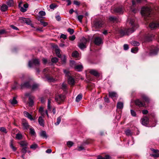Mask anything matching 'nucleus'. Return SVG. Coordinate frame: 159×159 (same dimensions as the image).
I'll list each match as a JSON object with an SVG mask.
<instances>
[{"label":"nucleus","instance_id":"nucleus-1","mask_svg":"<svg viewBox=\"0 0 159 159\" xmlns=\"http://www.w3.org/2000/svg\"><path fill=\"white\" fill-rule=\"evenodd\" d=\"M128 19H130L129 23L131 24L132 28L127 29H126L124 30L118 29V33L122 36L126 35H129L133 32L135 30V29L139 27L138 25L135 23V19L134 17H132L130 19L129 17Z\"/></svg>","mask_w":159,"mask_h":159},{"label":"nucleus","instance_id":"nucleus-2","mask_svg":"<svg viewBox=\"0 0 159 159\" xmlns=\"http://www.w3.org/2000/svg\"><path fill=\"white\" fill-rule=\"evenodd\" d=\"M151 11V9L150 8L148 7H144L142 8L141 13L143 16L148 17L150 16Z\"/></svg>","mask_w":159,"mask_h":159},{"label":"nucleus","instance_id":"nucleus-3","mask_svg":"<svg viewBox=\"0 0 159 159\" xmlns=\"http://www.w3.org/2000/svg\"><path fill=\"white\" fill-rule=\"evenodd\" d=\"M28 65L30 67L38 66L40 65L39 61L38 59H33L29 61Z\"/></svg>","mask_w":159,"mask_h":159},{"label":"nucleus","instance_id":"nucleus-4","mask_svg":"<svg viewBox=\"0 0 159 159\" xmlns=\"http://www.w3.org/2000/svg\"><path fill=\"white\" fill-rule=\"evenodd\" d=\"M104 22L102 19H98L93 22L94 26L96 28L102 27Z\"/></svg>","mask_w":159,"mask_h":159},{"label":"nucleus","instance_id":"nucleus-5","mask_svg":"<svg viewBox=\"0 0 159 159\" xmlns=\"http://www.w3.org/2000/svg\"><path fill=\"white\" fill-rule=\"evenodd\" d=\"M87 40L84 37L82 38L80 40V43L78 44V47L81 49H83L86 48V44L87 42Z\"/></svg>","mask_w":159,"mask_h":159},{"label":"nucleus","instance_id":"nucleus-6","mask_svg":"<svg viewBox=\"0 0 159 159\" xmlns=\"http://www.w3.org/2000/svg\"><path fill=\"white\" fill-rule=\"evenodd\" d=\"M65 98V97L64 95L60 94L56 95L55 97V100L58 104H60L61 102L64 100Z\"/></svg>","mask_w":159,"mask_h":159},{"label":"nucleus","instance_id":"nucleus-7","mask_svg":"<svg viewBox=\"0 0 159 159\" xmlns=\"http://www.w3.org/2000/svg\"><path fill=\"white\" fill-rule=\"evenodd\" d=\"M22 2H20L18 5V6L20 8V10L22 12H25L26 11V9L28 7V4L27 3L24 4L23 6L25 8H24L23 7H21V5L22 4Z\"/></svg>","mask_w":159,"mask_h":159},{"label":"nucleus","instance_id":"nucleus-8","mask_svg":"<svg viewBox=\"0 0 159 159\" xmlns=\"http://www.w3.org/2000/svg\"><path fill=\"white\" fill-rule=\"evenodd\" d=\"M19 20L21 23H25L28 25H30L31 23L30 20L29 19L23 17H20Z\"/></svg>","mask_w":159,"mask_h":159},{"label":"nucleus","instance_id":"nucleus-9","mask_svg":"<svg viewBox=\"0 0 159 159\" xmlns=\"http://www.w3.org/2000/svg\"><path fill=\"white\" fill-rule=\"evenodd\" d=\"M149 26L152 30L158 28L159 27V22L157 23L152 22L150 24Z\"/></svg>","mask_w":159,"mask_h":159},{"label":"nucleus","instance_id":"nucleus-10","mask_svg":"<svg viewBox=\"0 0 159 159\" xmlns=\"http://www.w3.org/2000/svg\"><path fill=\"white\" fill-rule=\"evenodd\" d=\"M158 50L159 48L157 47H155L152 48L150 52V55L153 56L157 54Z\"/></svg>","mask_w":159,"mask_h":159},{"label":"nucleus","instance_id":"nucleus-11","mask_svg":"<svg viewBox=\"0 0 159 159\" xmlns=\"http://www.w3.org/2000/svg\"><path fill=\"white\" fill-rule=\"evenodd\" d=\"M114 11L119 14H122L123 12V7L122 6L117 7L114 9Z\"/></svg>","mask_w":159,"mask_h":159},{"label":"nucleus","instance_id":"nucleus-12","mask_svg":"<svg viewBox=\"0 0 159 159\" xmlns=\"http://www.w3.org/2000/svg\"><path fill=\"white\" fill-rule=\"evenodd\" d=\"M149 119L148 117L146 116L143 117L141 120L142 124L144 125H148V121Z\"/></svg>","mask_w":159,"mask_h":159},{"label":"nucleus","instance_id":"nucleus-13","mask_svg":"<svg viewBox=\"0 0 159 159\" xmlns=\"http://www.w3.org/2000/svg\"><path fill=\"white\" fill-rule=\"evenodd\" d=\"M53 47L55 48V51L57 56L59 57H61V55L60 54V50L58 46L57 45H55Z\"/></svg>","mask_w":159,"mask_h":159},{"label":"nucleus","instance_id":"nucleus-14","mask_svg":"<svg viewBox=\"0 0 159 159\" xmlns=\"http://www.w3.org/2000/svg\"><path fill=\"white\" fill-rule=\"evenodd\" d=\"M20 87L21 89H23L25 88H30L31 86L29 82H25L21 84Z\"/></svg>","mask_w":159,"mask_h":159},{"label":"nucleus","instance_id":"nucleus-15","mask_svg":"<svg viewBox=\"0 0 159 159\" xmlns=\"http://www.w3.org/2000/svg\"><path fill=\"white\" fill-rule=\"evenodd\" d=\"M152 151L153 153L154 154H151L150 155L151 157H159V151L157 149H152Z\"/></svg>","mask_w":159,"mask_h":159},{"label":"nucleus","instance_id":"nucleus-16","mask_svg":"<svg viewBox=\"0 0 159 159\" xmlns=\"http://www.w3.org/2000/svg\"><path fill=\"white\" fill-rule=\"evenodd\" d=\"M136 105L139 107H144L145 105V104L142 102L140 100L138 99L136 100L135 101Z\"/></svg>","mask_w":159,"mask_h":159},{"label":"nucleus","instance_id":"nucleus-17","mask_svg":"<svg viewBox=\"0 0 159 159\" xmlns=\"http://www.w3.org/2000/svg\"><path fill=\"white\" fill-rule=\"evenodd\" d=\"M94 42L96 45H99L102 43V40L101 38L97 37L95 39Z\"/></svg>","mask_w":159,"mask_h":159},{"label":"nucleus","instance_id":"nucleus-18","mask_svg":"<svg viewBox=\"0 0 159 159\" xmlns=\"http://www.w3.org/2000/svg\"><path fill=\"white\" fill-rule=\"evenodd\" d=\"M89 73L91 75L96 77H99L100 76V74L98 72L94 69L90 70L89 71Z\"/></svg>","mask_w":159,"mask_h":159},{"label":"nucleus","instance_id":"nucleus-19","mask_svg":"<svg viewBox=\"0 0 159 159\" xmlns=\"http://www.w3.org/2000/svg\"><path fill=\"white\" fill-rule=\"evenodd\" d=\"M109 20L113 23H117L118 21L117 18L114 16H110L109 17Z\"/></svg>","mask_w":159,"mask_h":159},{"label":"nucleus","instance_id":"nucleus-20","mask_svg":"<svg viewBox=\"0 0 159 159\" xmlns=\"http://www.w3.org/2000/svg\"><path fill=\"white\" fill-rule=\"evenodd\" d=\"M75 69L78 71H82L83 69V66L81 64L76 65L75 66Z\"/></svg>","mask_w":159,"mask_h":159},{"label":"nucleus","instance_id":"nucleus-21","mask_svg":"<svg viewBox=\"0 0 159 159\" xmlns=\"http://www.w3.org/2000/svg\"><path fill=\"white\" fill-rule=\"evenodd\" d=\"M14 141L13 140H11L10 143V147L12 149L13 151L15 152L16 151L17 148L14 146Z\"/></svg>","mask_w":159,"mask_h":159},{"label":"nucleus","instance_id":"nucleus-22","mask_svg":"<svg viewBox=\"0 0 159 159\" xmlns=\"http://www.w3.org/2000/svg\"><path fill=\"white\" fill-rule=\"evenodd\" d=\"M24 115L25 116L27 117L30 120H34L32 116L28 112L25 111L24 112Z\"/></svg>","mask_w":159,"mask_h":159},{"label":"nucleus","instance_id":"nucleus-23","mask_svg":"<svg viewBox=\"0 0 159 159\" xmlns=\"http://www.w3.org/2000/svg\"><path fill=\"white\" fill-rule=\"evenodd\" d=\"M38 122L39 125L42 126H43L44 125V120L42 117L40 116L39 117Z\"/></svg>","mask_w":159,"mask_h":159},{"label":"nucleus","instance_id":"nucleus-24","mask_svg":"<svg viewBox=\"0 0 159 159\" xmlns=\"http://www.w3.org/2000/svg\"><path fill=\"white\" fill-rule=\"evenodd\" d=\"M22 125L23 126L24 129L27 130L29 129L30 125H29L27 122L25 120L23 121Z\"/></svg>","mask_w":159,"mask_h":159},{"label":"nucleus","instance_id":"nucleus-25","mask_svg":"<svg viewBox=\"0 0 159 159\" xmlns=\"http://www.w3.org/2000/svg\"><path fill=\"white\" fill-rule=\"evenodd\" d=\"M64 72L66 76L67 79L68 83L70 82V72L66 70H64Z\"/></svg>","mask_w":159,"mask_h":159},{"label":"nucleus","instance_id":"nucleus-26","mask_svg":"<svg viewBox=\"0 0 159 159\" xmlns=\"http://www.w3.org/2000/svg\"><path fill=\"white\" fill-rule=\"evenodd\" d=\"M46 78L49 82H53L56 80L55 78L50 76L47 75Z\"/></svg>","mask_w":159,"mask_h":159},{"label":"nucleus","instance_id":"nucleus-27","mask_svg":"<svg viewBox=\"0 0 159 159\" xmlns=\"http://www.w3.org/2000/svg\"><path fill=\"white\" fill-rule=\"evenodd\" d=\"M109 96L112 98L113 99L114 98L117 97V94L116 93L114 92H109Z\"/></svg>","mask_w":159,"mask_h":159},{"label":"nucleus","instance_id":"nucleus-28","mask_svg":"<svg viewBox=\"0 0 159 159\" xmlns=\"http://www.w3.org/2000/svg\"><path fill=\"white\" fill-rule=\"evenodd\" d=\"M142 0H128L130 2H132L133 6L135 5L137 3H139L142 2Z\"/></svg>","mask_w":159,"mask_h":159},{"label":"nucleus","instance_id":"nucleus-29","mask_svg":"<svg viewBox=\"0 0 159 159\" xmlns=\"http://www.w3.org/2000/svg\"><path fill=\"white\" fill-rule=\"evenodd\" d=\"M19 144L22 147H26L28 145V143L26 141H21L19 143Z\"/></svg>","mask_w":159,"mask_h":159},{"label":"nucleus","instance_id":"nucleus-30","mask_svg":"<svg viewBox=\"0 0 159 159\" xmlns=\"http://www.w3.org/2000/svg\"><path fill=\"white\" fill-rule=\"evenodd\" d=\"M39 85L38 84H34L30 87L32 90H35L38 89Z\"/></svg>","mask_w":159,"mask_h":159},{"label":"nucleus","instance_id":"nucleus-31","mask_svg":"<svg viewBox=\"0 0 159 159\" xmlns=\"http://www.w3.org/2000/svg\"><path fill=\"white\" fill-rule=\"evenodd\" d=\"M75 83V80L74 77L70 76V86H73Z\"/></svg>","mask_w":159,"mask_h":159},{"label":"nucleus","instance_id":"nucleus-32","mask_svg":"<svg viewBox=\"0 0 159 159\" xmlns=\"http://www.w3.org/2000/svg\"><path fill=\"white\" fill-rule=\"evenodd\" d=\"M8 8V6L6 4H3L1 7V10L2 11H5Z\"/></svg>","mask_w":159,"mask_h":159},{"label":"nucleus","instance_id":"nucleus-33","mask_svg":"<svg viewBox=\"0 0 159 159\" xmlns=\"http://www.w3.org/2000/svg\"><path fill=\"white\" fill-rule=\"evenodd\" d=\"M117 108L119 109H122L123 107V103L122 102H118L117 105Z\"/></svg>","mask_w":159,"mask_h":159},{"label":"nucleus","instance_id":"nucleus-34","mask_svg":"<svg viewBox=\"0 0 159 159\" xmlns=\"http://www.w3.org/2000/svg\"><path fill=\"white\" fill-rule=\"evenodd\" d=\"M142 98L143 100L147 103H148L149 102L150 99L149 98L145 95H142Z\"/></svg>","mask_w":159,"mask_h":159},{"label":"nucleus","instance_id":"nucleus-35","mask_svg":"<svg viewBox=\"0 0 159 159\" xmlns=\"http://www.w3.org/2000/svg\"><path fill=\"white\" fill-rule=\"evenodd\" d=\"M6 3L9 7H11L13 6L14 5L13 0H8L7 1Z\"/></svg>","mask_w":159,"mask_h":159},{"label":"nucleus","instance_id":"nucleus-36","mask_svg":"<svg viewBox=\"0 0 159 159\" xmlns=\"http://www.w3.org/2000/svg\"><path fill=\"white\" fill-rule=\"evenodd\" d=\"M82 94H79L76 97L75 101L76 102H79L81 99L82 98Z\"/></svg>","mask_w":159,"mask_h":159},{"label":"nucleus","instance_id":"nucleus-37","mask_svg":"<svg viewBox=\"0 0 159 159\" xmlns=\"http://www.w3.org/2000/svg\"><path fill=\"white\" fill-rule=\"evenodd\" d=\"M72 56L74 57L77 58L79 56V53L77 51H74L72 52Z\"/></svg>","mask_w":159,"mask_h":159},{"label":"nucleus","instance_id":"nucleus-38","mask_svg":"<svg viewBox=\"0 0 159 159\" xmlns=\"http://www.w3.org/2000/svg\"><path fill=\"white\" fill-rule=\"evenodd\" d=\"M38 148V145L35 143H33L32 145H31L30 146V148L34 150H35L36 149Z\"/></svg>","mask_w":159,"mask_h":159},{"label":"nucleus","instance_id":"nucleus-39","mask_svg":"<svg viewBox=\"0 0 159 159\" xmlns=\"http://www.w3.org/2000/svg\"><path fill=\"white\" fill-rule=\"evenodd\" d=\"M12 105L16 104L17 103V101L16 99V98L15 97H14L12 100L10 101Z\"/></svg>","mask_w":159,"mask_h":159},{"label":"nucleus","instance_id":"nucleus-40","mask_svg":"<svg viewBox=\"0 0 159 159\" xmlns=\"http://www.w3.org/2000/svg\"><path fill=\"white\" fill-rule=\"evenodd\" d=\"M61 89H63V90L64 91H66L67 89V87L66 84L65 83H63L62 85Z\"/></svg>","mask_w":159,"mask_h":159},{"label":"nucleus","instance_id":"nucleus-41","mask_svg":"<svg viewBox=\"0 0 159 159\" xmlns=\"http://www.w3.org/2000/svg\"><path fill=\"white\" fill-rule=\"evenodd\" d=\"M30 134L32 136H35L36 135L35 132L33 128H30Z\"/></svg>","mask_w":159,"mask_h":159},{"label":"nucleus","instance_id":"nucleus-42","mask_svg":"<svg viewBox=\"0 0 159 159\" xmlns=\"http://www.w3.org/2000/svg\"><path fill=\"white\" fill-rule=\"evenodd\" d=\"M40 135L44 138H47L46 132L45 131H43L41 132Z\"/></svg>","mask_w":159,"mask_h":159},{"label":"nucleus","instance_id":"nucleus-43","mask_svg":"<svg viewBox=\"0 0 159 159\" xmlns=\"http://www.w3.org/2000/svg\"><path fill=\"white\" fill-rule=\"evenodd\" d=\"M131 44L132 45L134 46H139L140 45L139 42L135 41H132L131 42Z\"/></svg>","mask_w":159,"mask_h":159},{"label":"nucleus","instance_id":"nucleus-44","mask_svg":"<svg viewBox=\"0 0 159 159\" xmlns=\"http://www.w3.org/2000/svg\"><path fill=\"white\" fill-rule=\"evenodd\" d=\"M61 116H59L57 118V121L55 123V125H57L60 124L61 121Z\"/></svg>","mask_w":159,"mask_h":159},{"label":"nucleus","instance_id":"nucleus-45","mask_svg":"<svg viewBox=\"0 0 159 159\" xmlns=\"http://www.w3.org/2000/svg\"><path fill=\"white\" fill-rule=\"evenodd\" d=\"M29 104L30 106H32L34 104V102L32 98L31 97H29Z\"/></svg>","mask_w":159,"mask_h":159},{"label":"nucleus","instance_id":"nucleus-46","mask_svg":"<svg viewBox=\"0 0 159 159\" xmlns=\"http://www.w3.org/2000/svg\"><path fill=\"white\" fill-rule=\"evenodd\" d=\"M27 147H23L21 149V153L23 154H25L27 152Z\"/></svg>","mask_w":159,"mask_h":159},{"label":"nucleus","instance_id":"nucleus-47","mask_svg":"<svg viewBox=\"0 0 159 159\" xmlns=\"http://www.w3.org/2000/svg\"><path fill=\"white\" fill-rule=\"evenodd\" d=\"M76 65L75 61L73 60H70V66L74 68Z\"/></svg>","mask_w":159,"mask_h":159},{"label":"nucleus","instance_id":"nucleus-48","mask_svg":"<svg viewBox=\"0 0 159 159\" xmlns=\"http://www.w3.org/2000/svg\"><path fill=\"white\" fill-rule=\"evenodd\" d=\"M16 138L18 139H20L22 138V135L20 134H17L16 135Z\"/></svg>","mask_w":159,"mask_h":159},{"label":"nucleus","instance_id":"nucleus-49","mask_svg":"<svg viewBox=\"0 0 159 159\" xmlns=\"http://www.w3.org/2000/svg\"><path fill=\"white\" fill-rule=\"evenodd\" d=\"M153 37V35L151 36H148L146 37V40L148 41H151L152 40V38Z\"/></svg>","mask_w":159,"mask_h":159},{"label":"nucleus","instance_id":"nucleus-50","mask_svg":"<svg viewBox=\"0 0 159 159\" xmlns=\"http://www.w3.org/2000/svg\"><path fill=\"white\" fill-rule=\"evenodd\" d=\"M138 50V48L136 47L131 49V52L132 53H136L137 52Z\"/></svg>","mask_w":159,"mask_h":159},{"label":"nucleus","instance_id":"nucleus-51","mask_svg":"<svg viewBox=\"0 0 159 159\" xmlns=\"http://www.w3.org/2000/svg\"><path fill=\"white\" fill-rule=\"evenodd\" d=\"M39 112L42 116L44 115L43 111V108L42 107H40L39 110Z\"/></svg>","mask_w":159,"mask_h":159},{"label":"nucleus","instance_id":"nucleus-52","mask_svg":"<svg viewBox=\"0 0 159 159\" xmlns=\"http://www.w3.org/2000/svg\"><path fill=\"white\" fill-rule=\"evenodd\" d=\"M60 58H61L62 64H65L66 62V57L65 56H61V57Z\"/></svg>","mask_w":159,"mask_h":159},{"label":"nucleus","instance_id":"nucleus-53","mask_svg":"<svg viewBox=\"0 0 159 159\" xmlns=\"http://www.w3.org/2000/svg\"><path fill=\"white\" fill-rule=\"evenodd\" d=\"M125 133L126 134L127 136H130L131 135V131L129 129H128L126 130L125 131Z\"/></svg>","mask_w":159,"mask_h":159},{"label":"nucleus","instance_id":"nucleus-54","mask_svg":"<svg viewBox=\"0 0 159 159\" xmlns=\"http://www.w3.org/2000/svg\"><path fill=\"white\" fill-rule=\"evenodd\" d=\"M130 112L131 115L133 117H136V113L134 111L131 109L130 110Z\"/></svg>","mask_w":159,"mask_h":159},{"label":"nucleus","instance_id":"nucleus-55","mask_svg":"<svg viewBox=\"0 0 159 159\" xmlns=\"http://www.w3.org/2000/svg\"><path fill=\"white\" fill-rule=\"evenodd\" d=\"M51 61L52 63H56L58 61V59L56 57L52 58L51 59Z\"/></svg>","mask_w":159,"mask_h":159},{"label":"nucleus","instance_id":"nucleus-56","mask_svg":"<svg viewBox=\"0 0 159 159\" xmlns=\"http://www.w3.org/2000/svg\"><path fill=\"white\" fill-rule=\"evenodd\" d=\"M39 14V15L41 16H45L46 15L45 12L42 11H40Z\"/></svg>","mask_w":159,"mask_h":159},{"label":"nucleus","instance_id":"nucleus-57","mask_svg":"<svg viewBox=\"0 0 159 159\" xmlns=\"http://www.w3.org/2000/svg\"><path fill=\"white\" fill-rule=\"evenodd\" d=\"M73 4H74L77 6H79L80 5L81 3L80 2H79L76 0H74L73 1Z\"/></svg>","mask_w":159,"mask_h":159},{"label":"nucleus","instance_id":"nucleus-58","mask_svg":"<svg viewBox=\"0 0 159 159\" xmlns=\"http://www.w3.org/2000/svg\"><path fill=\"white\" fill-rule=\"evenodd\" d=\"M0 131L4 132L5 133H7V132L6 128L4 127H0Z\"/></svg>","mask_w":159,"mask_h":159},{"label":"nucleus","instance_id":"nucleus-59","mask_svg":"<svg viewBox=\"0 0 159 159\" xmlns=\"http://www.w3.org/2000/svg\"><path fill=\"white\" fill-rule=\"evenodd\" d=\"M40 22L41 25H43L44 27H45L48 25V22L42 21H40Z\"/></svg>","mask_w":159,"mask_h":159},{"label":"nucleus","instance_id":"nucleus-60","mask_svg":"<svg viewBox=\"0 0 159 159\" xmlns=\"http://www.w3.org/2000/svg\"><path fill=\"white\" fill-rule=\"evenodd\" d=\"M83 17V16L82 15H80L79 16H77V18L79 20V21L81 22H82V20Z\"/></svg>","mask_w":159,"mask_h":159},{"label":"nucleus","instance_id":"nucleus-61","mask_svg":"<svg viewBox=\"0 0 159 159\" xmlns=\"http://www.w3.org/2000/svg\"><path fill=\"white\" fill-rule=\"evenodd\" d=\"M60 39L62 38L64 39H65L67 38V36L65 34H61V35L60 36Z\"/></svg>","mask_w":159,"mask_h":159},{"label":"nucleus","instance_id":"nucleus-62","mask_svg":"<svg viewBox=\"0 0 159 159\" xmlns=\"http://www.w3.org/2000/svg\"><path fill=\"white\" fill-rule=\"evenodd\" d=\"M7 32L5 29H1L0 30V34H6Z\"/></svg>","mask_w":159,"mask_h":159},{"label":"nucleus","instance_id":"nucleus-63","mask_svg":"<svg viewBox=\"0 0 159 159\" xmlns=\"http://www.w3.org/2000/svg\"><path fill=\"white\" fill-rule=\"evenodd\" d=\"M74 12H75L76 13L77 16L78 15V13L76 10L75 11L73 9H70V14H72Z\"/></svg>","mask_w":159,"mask_h":159},{"label":"nucleus","instance_id":"nucleus-64","mask_svg":"<svg viewBox=\"0 0 159 159\" xmlns=\"http://www.w3.org/2000/svg\"><path fill=\"white\" fill-rule=\"evenodd\" d=\"M49 7L51 9H53L56 7L55 4L52 3L50 5Z\"/></svg>","mask_w":159,"mask_h":159}]
</instances>
